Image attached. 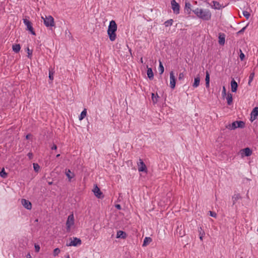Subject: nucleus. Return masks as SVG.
<instances>
[{"instance_id": "1", "label": "nucleus", "mask_w": 258, "mask_h": 258, "mask_svg": "<svg viewBox=\"0 0 258 258\" xmlns=\"http://www.w3.org/2000/svg\"><path fill=\"white\" fill-rule=\"evenodd\" d=\"M192 12L197 15L199 18L208 21L211 19L212 14L209 10L200 9L197 8Z\"/></svg>"}, {"instance_id": "2", "label": "nucleus", "mask_w": 258, "mask_h": 258, "mask_svg": "<svg viewBox=\"0 0 258 258\" xmlns=\"http://www.w3.org/2000/svg\"><path fill=\"white\" fill-rule=\"evenodd\" d=\"M117 26L114 20H111L108 26L107 30V34L110 41H113L116 38V31L117 30Z\"/></svg>"}, {"instance_id": "3", "label": "nucleus", "mask_w": 258, "mask_h": 258, "mask_svg": "<svg viewBox=\"0 0 258 258\" xmlns=\"http://www.w3.org/2000/svg\"><path fill=\"white\" fill-rule=\"evenodd\" d=\"M244 122L242 121H236L227 125L226 128L231 130H234L237 127L242 128L244 126Z\"/></svg>"}, {"instance_id": "4", "label": "nucleus", "mask_w": 258, "mask_h": 258, "mask_svg": "<svg viewBox=\"0 0 258 258\" xmlns=\"http://www.w3.org/2000/svg\"><path fill=\"white\" fill-rule=\"evenodd\" d=\"M43 19L44 24L47 27L54 26V19L51 16H46L45 18L42 17Z\"/></svg>"}, {"instance_id": "5", "label": "nucleus", "mask_w": 258, "mask_h": 258, "mask_svg": "<svg viewBox=\"0 0 258 258\" xmlns=\"http://www.w3.org/2000/svg\"><path fill=\"white\" fill-rule=\"evenodd\" d=\"M23 23L27 26V30L29 31L32 35H36V33L32 27V23L27 19H23Z\"/></svg>"}, {"instance_id": "6", "label": "nucleus", "mask_w": 258, "mask_h": 258, "mask_svg": "<svg viewBox=\"0 0 258 258\" xmlns=\"http://www.w3.org/2000/svg\"><path fill=\"white\" fill-rule=\"evenodd\" d=\"M171 8L173 13L175 14H178L180 12V6L175 1V0H172L171 2Z\"/></svg>"}, {"instance_id": "7", "label": "nucleus", "mask_w": 258, "mask_h": 258, "mask_svg": "<svg viewBox=\"0 0 258 258\" xmlns=\"http://www.w3.org/2000/svg\"><path fill=\"white\" fill-rule=\"evenodd\" d=\"M74 224V217L73 214H70L68 217L66 222L67 229H70L72 226Z\"/></svg>"}, {"instance_id": "8", "label": "nucleus", "mask_w": 258, "mask_h": 258, "mask_svg": "<svg viewBox=\"0 0 258 258\" xmlns=\"http://www.w3.org/2000/svg\"><path fill=\"white\" fill-rule=\"evenodd\" d=\"M93 191L94 194V195L98 198L101 199L104 197L103 193L101 191L99 188L97 186V185H95L93 189Z\"/></svg>"}, {"instance_id": "9", "label": "nucleus", "mask_w": 258, "mask_h": 258, "mask_svg": "<svg viewBox=\"0 0 258 258\" xmlns=\"http://www.w3.org/2000/svg\"><path fill=\"white\" fill-rule=\"evenodd\" d=\"M138 170L140 172H146L147 171V167L142 160V159H140L139 161L138 162Z\"/></svg>"}, {"instance_id": "10", "label": "nucleus", "mask_w": 258, "mask_h": 258, "mask_svg": "<svg viewBox=\"0 0 258 258\" xmlns=\"http://www.w3.org/2000/svg\"><path fill=\"white\" fill-rule=\"evenodd\" d=\"M176 84V79L173 71L170 73V85L172 89H174Z\"/></svg>"}, {"instance_id": "11", "label": "nucleus", "mask_w": 258, "mask_h": 258, "mask_svg": "<svg viewBox=\"0 0 258 258\" xmlns=\"http://www.w3.org/2000/svg\"><path fill=\"white\" fill-rule=\"evenodd\" d=\"M82 243L81 240L80 238H77V237H74L73 240L68 244H67V245L70 246H76L78 245H80Z\"/></svg>"}, {"instance_id": "12", "label": "nucleus", "mask_w": 258, "mask_h": 258, "mask_svg": "<svg viewBox=\"0 0 258 258\" xmlns=\"http://www.w3.org/2000/svg\"><path fill=\"white\" fill-rule=\"evenodd\" d=\"M21 204L23 207L27 210H31L32 208L31 203L28 200L26 199H22Z\"/></svg>"}, {"instance_id": "13", "label": "nucleus", "mask_w": 258, "mask_h": 258, "mask_svg": "<svg viewBox=\"0 0 258 258\" xmlns=\"http://www.w3.org/2000/svg\"><path fill=\"white\" fill-rule=\"evenodd\" d=\"M250 115L251 121H253L258 116V107H255L253 109L250 113Z\"/></svg>"}, {"instance_id": "14", "label": "nucleus", "mask_w": 258, "mask_h": 258, "mask_svg": "<svg viewBox=\"0 0 258 258\" xmlns=\"http://www.w3.org/2000/svg\"><path fill=\"white\" fill-rule=\"evenodd\" d=\"M218 39V42L219 44L223 45L225 44V34L223 33H219Z\"/></svg>"}, {"instance_id": "15", "label": "nucleus", "mask_w": 258, "mask_h": 258, "mask_svg": "<svg viewBox=\"0 0 258 258\" xmlns=\"http://www.w3.org/2000/svg\"><path fill=\"white\" fill-rule=\"evenodd\" d=\"M231 91L232 92H236L237 90L238 84L234 80V79H232L231 81Z\"/></svg>"}, {"instance_id": "16", "label": "nucleus", "mask_w": 258, "mask_h": 258, "mask_svg": "<svg viewBox=\"0 0 258 258\" xmlns=\"http://www.w3.org/2000/svg\"><path fill=\"white\" fill-rule=\"evenodd\" d=\"M127 236L126 233L121 230H119L117 232L116 234V238H121L125 239Z\"/></svg>"}, {"instance_id": "17", "label": "nucleus", "mask_w": 258, "mask_h": 258, "mask_svg": "<svg viewBox=\"0 0 258 258\" xmlns=\"http://www.w3.org/2000/svg\"><path fill=\"white\" fill-rule=\"evenodd\" d=\"M65 174L68 178L69 181H71L72 179L75 177V174L72 172L70 169H66Z\"/></svg>"}, {"instance_id": "18", "label": "nucleus", "mask_w": 258, "mask_h": 258, "mask_svg": "<svg viewBox=\"0 0 258 258\" xmlns=\"http://www.w3.org/2000/svg\"><path fill=\"white\" fill-rule=\"evenodd\" d=\"M241 154H244L245 156H249L252 154V151L249 148H246L243 149H242L241 151Z\"/></svg>"}, {"instance_id": "19", "label": "nucleus", "mask_w": 258, "mask_h": 258, "mask_svg": "<svg viewBox=\"0 0 258 258\" xmlns=\"http://www.w3.org/2000/svg\"><path fill=\"white\" fill-rule=\"evenodd\" d=\"M200 77L199 75H198L194 79V82L192 84V87L194 88L198 87L200 85Z\"/></svg>"}, {"instance_id": "20", "label": "nucleus", "mask_w": 258, "mask_h": 258, "mask_svg": "<svg viewBox=\"0 0 258 258\" xmlns=\"http://www.w3.org/2000/svg\"><path fill=\"white\" fill-rule=\"evenodd\" d=\"M206 87L207 88H209L210 86V74L208 71H206Z\"/></svg>"}, {"instance_id": "21", "label": "nucleus", "mask_w": 258, "mask_h": 258, "mask_svg": "<svg viewBox=\"0 0 258 258\" xmlns=\"http://www.w3.org/2000/svg\"><path fill=\"white\" fill-rule=\"evenodd\" d=\"M148 77L150 80H153L154 78V74L152 69L151 68H148L147 72Z\"/></svg>"}, {"instance_id": "22", "label": "nucleus", "mask_w": 258, "mask_h": 258, "mask_svg": "<svg viewBox=\"0 0 258 258\" xmlns=\"http://www.w3.org/2000/svg\"><path fill=\"white\" fill-rule=\"evenodd\" d=\"M241 197L240 196V195L238 194H234L232 197V201H233V205H235V203H236V202L240 199H241Z\"/></svg>"}, {"instance_id": "23", "label": "nucleus", "mask_w": 258, "mask_h": 258, "mask_svg": "<svg viewBox=\"0 0 258 258\" xmlns=\"http://www.w3.org/2000/svg\"><path fill=\"white\" fill-rule=\"evenodd\" d=\"M191 4L189 2H185V10L187 12L188 14H190L191 13Z\"/></svg>"}, {"instance_id": "24", "label": "nucleus", "mask_w": 258, "mask_h": 258, "mask_svg": "<svg viewBox=\"0 0 258 258\" xmlns=\"http://www.w3.org/2000/svg\"><path fill=\"white\" fill-rule=\"evenodd\" d=\"M152 239L151 237H146L144 239V242L143 244V246H146L148 245L151 242H152Z\"/></svg>"}, {"instance_id": "25", "label": "nucleus", "mask_w": 258, "mask_h": 258, "mask_svg": "<svg viewBox=\"0 0 258 258\" xmlns=\"http://www.w3.org/2000/svg\"><path fill=\"white\" fill-rule=\"evenodd\" d=\"M212 3L213 4L212 7L215 9L220 10L222 8L221 4L219 2L217 1H213Z\"/></svg>"}, {"instance_id": "26", "label": "nucleus", "mask_w": 258, "mask_h": 258, "mask_svg": "<svg viewBox=\"0 0 258 258\" xmlns=\"http://www.w3.org/2000/svg\"><path fill=\"white\" fill-rule=\"evenodd\" d=\"M12 48L14 52H15L16 53H18L20 51L21 46L19 44H15L14 45H13Z\"/></svg>"}, {"instance_id": "27", "label": "nucleus", "mask_w": 258, "mask_h": 258, "mask_svg": "<svg viewBox=\"0 0 258 258\" xmlns=\"http://www.w3.org/2000/svg\"><path fill=\"white\" fill-rule=\"evenodd\" d=\"M159 96L157 93H156V95H155L154 93H152V100L153 101V103L154 104H156L158 102V98H159Z\"/></svg>"}, {"instance_id": "28", "label": "nucleus", "mask_w": 258, "mask_h": 258, "mask_svg": "<svg viewBox=\"0 0 258 258\" xmlns=\"http://www.w3.org/2000/svg\"><path fill=\"white\" fill-rule=\"evenodd\" d=\"M86 115H87V109L85 108L81 113V114L79 116V119L80 120L83 119L86 116Z\"/></svg>"}, {"instance_id": "29", "label": "nucleus", "mask_w": 258, "mask_h": 258, "mask_svg": "<svg viewBox=\"0 0 258 258\" xmlns=\"http://www.w3.org/2000/svg\"><path fill=\"white\" fill-rule=\"evenodd\" d=\"M227 104L228 105H231L232 102V95L230 93H228L227 97Z\"/></svg>"}, {"instance_id": "30", "label": "nucleus", "mask_w": 258, "mask_h": 258, "mask_svg": "<svg viewBox=\"0 0 258 258\" xmlns=\"http://www.w3.org/2000/svg\"><path fill=\"white\" fill-rule=\"evenodd\" d=\"M198 231L199 232L200 238L201 240H203V237L204 235H205V232L202 229L201 227H200L198 228Z\"/></svg>"}, {"instance_id": "31", "label": "nucleus", "mask_w": 258, "mask_h": 258, "mask_svg": "<svg viewBox=\"0 0 258 258\" xmlns=\"http://www.w3.org/2000/svg\"><path fill=\"white\" fill-rule=\"evenodd\" d=\"M173 19H171L165 21L164 23V25H165V27H167L171 26L173 24Z\"/></svg>"}, {"instance_id": "32", "label": "nucleus", "mask_w": 258, "mask_h": 258, "mask_svg": "<svg viewBox=\"0 0 258 258\" xmlns=\"http://www.w3.org/2000/svg\"><path fill=\"white\" fill-rule=\"evenodd\" d=\"M159 72H160V75H162L164 71V67L162 64V62L159 60Z\"/></svg>"}, {"instance_id": "33", "label": "nucleus", "mask_w": 258, "mask_h": 258, "mask_svg": "<svg viewBox=\"0 0 258 258\" xmlns=\"http://www.w3.org/2000/svg\"><path fill=\"white\" fill-rule=\"evenodd\" d=\"M254 76V72H252L250 74L249 76V80H248V85H250V83L252 81Z\"/></svg>"}, {"instance_id": "34", "label": "nucleus", "mask_w": 258, "mask_h": 258, "mask_svg": "<svg viewBox=\"0 0 258 258\" xmlns=\"http://www.w3.org/2000/svg\"><path fill=\"white\" fill-rule=\"evenodd\" d=\"M0 176L4 178L7 177V173L5 172L4 168H3L0 172Z\"/></svg>"}, {"instance_id": "35", "label": "nucleus", "mask_w": 258, "mask_h": 258, "mask_svg": "<svg viewBox=\"0 0 258 258\" xmlns=\"http://www.w3.org/2000/svg\"><path fill=\"white\" fill-rule=\"evenodd\" d=\"M33 168L36 172H38L40 169V166L37 163H33Z\"/></svg>"}, {"instance_id": "36", "label": "nucleus", "mask_w": 258, "mask_h": 258, "mask_svg": "<svg viewBox=\"0 0 258 258\" xmlns=\"http://www.w3.org/2000/svg\"><path fill=\"white\" fill-rule=\"evenodd\" d=\"M239 52H240V54H239V57H240V59L241 61L243 60L245 58V55L242 52V50L241 49H239Z\"/></svg>"}, {"instance_id": "37", "label": "nucleus", "mask_w": 258, "mask_h": 258, "mask_svg": "<svg viewBox=\"0 0 258 258\" xmlns=\"http://www.w3.org/2000/svg\"><path fill=\"white\" fill-rule=\"evenodd\" d=\"M60 249L58 248H56L53 250V254L54 256L57 255L60 252Z\"/></svg>"}, {"instance_id": "38", "label": "nucleus", "mask_w": 258, "mask_h": 258, "mask_svg": "<svg viewBox=\"0 0 258 258\" xmlns=\"http://www.w3.org/2000/svg\"><path fill=\"white\" fill-rule=\"evenodd\" d=\"M243 15L246 18V19H248L250 17V14L247 11H243Z\"/></svg>"}, {"instance_id": "39", "label": "nucleus", "mask_w": 258, "mask_h": 258, "mask_svg": "<svg viewBox=\"0 0 258 258\" xmlns=\"http://www.w3.org/2000/svg\"><path fill=\"white\" fill-rule=\"evenodd\" d=\"M27 53H28V57L31 58L32 54V50H30L29 48H27Z\"/></svg>"}, {"instance_id": "40", "label": "nucleus", "mask_w": 258, "mask_h": 258, "mask_svg": "<svg viewBox=\"0 0 258 258\" xmlns=\"http://www.w3.org/2000/svg\"><path fill=\"white\" fill-rule=\"evenodd\" d=\"M53 72L49 70V78L50 80H53Z\"/></svg>"}, {"instance_id": "41", "label": "nucleus", "mask_w": 258, "mask_h": 258, "mask_svg": "<svg viewBox=\"0 0 258 258\" xmlns=\"http://www.w3.org/2000/svg\"><path fill=\"white\" fill-rule=\"evenodd\" d=\"M34 247L35 251L36 252H38L40 249V246L38 244H35Z\"/></svg>"}, {"instance_id": "42", "label": "nucleus", "mask_w": 258, "mask_h": 258, "mask_svg": "<svg viewBox=\"0 0 258 258\" xmlns=\"http://www.w3.org/2000/svg\"><path fill=\"white\" fill-rule=\"evenodd\" d=\"M184 77V75L183 73H179V74L178 75V80H182L183 79Z\"/></svg>"}, {"instance_id": "43", "label": "nucleus", "mask_w": 258, "mask_h": 258, "mask_svg": "<svg viewBox=\"0 0 258 258\" xmlns=\"http://www.w3.org/2000/svg\"><path fill=\"white\" fill-rule=\"evenodd\" d=\"M246 26H245L243 28H242L240 30H239L237 33V34H242L243 33L245 30L246 29Z\"/></svg>"}, {"instance_id": "44", "label": "nucleus", "mask_w": 258, "mask_h": 258, "mask_svg": "<svg viewBox=\"0 0 258 258\" xmlns=\"http://www.w3.org/2000/svg\"><path fill=\"white\" fill-rule=\"evenodd\" d=\"M209 213H210V215L211 217H214V218L216 217L217 214H216V213L215 212L210 211Z\"/></svg>"}, {"instance_id": "45", "label": "nucleus", "mask_w": 258, "mask_h": 258, "mask_svg": "<svg viewBox=\"0 0 258 258\" xmlns=\"http://www.w3.org/2000/svg\"><path fill=\"white\" fill-rule=\"evenodd\" d=\"M27 156L28 157L29 159H32V158L33 157V154L32 152H29L27 154Z\"/></svg>"}, {"instance_id": "46", "label": "nucleus", "mask_w": 258, "mask_h": 258, "mask_svg": "<svg viewBox=\"0 0 258 258\" xmlns=\"http://www.w3.org/2000/svg\"><path fill=\"white\" fill-rule=\"evenodd\" d=\"M222 94H224V95H226V88H225V86L223 87V88H222Z\"/></svg>"}, {"instance_id": "47", "label": "nucleus", "mask_w": 258, "mask_h": 258, "mask_svg": "<svg viewBox=\"0 0 258 258\" xmlns=\"http://www.w3.org/2000/svg\"><path fill=\"white\" fill-rule=\"evenodd\" d=\"M115 208L118 210H120L121 209V207L120 205L117 204L115 206Z\"/></svg>"}, {"instance_id": "48", "label": "nucleus", "mask_w": 258, "mask_h": 258, "mask_svg": "<svg viewBox=\"0 0 258 258\" xmlns=\"http://www.w3.org/2000/svg\"><path fill=\"white\" fill-rule=\"evenodd\" d=\"M57 149V146L56 145L53 144V146L51 147V150H56Z\"/></svg>"}, {"instance_id": "49", "label": "nucleus", "mask_w": 258, "mask_h": 258, "mask_svg": "<svg viewBox=\"0 0 258 258\" xmlns=\"http://www.w3.org/2000/svg\"><path fill=\"white\" fill-rule=\"evenodd\" d=\"M31 134H28L26 136V139H29L30 138V137L31 136Z\"/></svg>"}, {"instance_id": "50", "label": "nucleus", "mask_w": 258, "mask_h": 258, "mask_svg": "<svg viewBox=\"0 0 258 258\" xmlns=\"http://www.w3.org/2000/svg\"><path fill=\"white\" fill-rule=\"evenodd\" d=\"M26 257L27 258H32L30 253H28L27 255H26Z\"/></svg>"}, {"instance_id": "51", "label": "nucleus", "mask_w": 258, "mask_h": 258, "mask_svg": "<svg viewBox=\"0 0 258 258\" xmlns=\"http://www.w3.org/2000/svg\"><path fill=\"white\" fill-rule=\"evenodd\" d=\"M48 183L49 185H51V184H52V181H49V182H48Z\"/></svg>"}, {"instance_id": "52", "label": "nucleus", "mask_w": 258, "mask_h": 258, "mask_svg": "<svg viewBox=\"0 0 258 258\" xmlns=\"http://www.w3.org/2000/svg\"><path fill=\"white\" fill-rule=\"evenodd\" d=\"M141 62L142 63H143V58H141Z\"/></svg>"}, {"instance_id": "53", "label": "nucleus", "mask_w": 258, "mask_h": 258, "mask_svg": "<svg viewBox=\"0 0 258 258\" xmlns=\"http://www.w3.org/2000/svg\"><path fill=\"white\" fill-rule=\"evenodd\" d=\"M66 258H70V257L69 255H68L66 256Z\"/></svg>"}, {"instance_id": "54", "label": "nucleus", "mask_w": 258, "mask_h": 258, "mask_svg": "<svg viewBox=\"0 0 258 258\" xmlns=\"http://www.w3.org/2000/svg\"><path fill=\"white\" fill-rule=\"evenodd\" d=\"M59 156H60V154H57V155H56V157H59Z\"/></svg>"}]
</instances>
